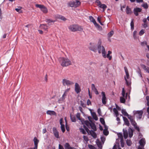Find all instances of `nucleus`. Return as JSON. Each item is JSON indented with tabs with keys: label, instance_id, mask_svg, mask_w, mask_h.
I'll list each match as a JSON object with an SVG mask.
<instances>
[{
	"label": "nucleus",
	"instance_id": "nucleus-34",
	"mask_svg": "<svg viewBox=\"0 0 149 149\" xmlns=\"http://www.w3.org/2000/svg\"><path fill=\"white\" fill-rule=\"evenodd\" d=\"M120 101L121 103H125V99L123 97H120Z\"/></svg>",
	"mask_w": 149,
	"mask_h": 149
},
{
	"label": "nucleus",
	"instance_id": "nucleus-37",
	"mask_svg": "<svg viewBox=\"0 0 149 149\" xmlns=\"http://www.w3.org/2000/svg\"><path fill=\"white\" fill-rule=\"evenodd\" d=\"M141 44L142 46H144L145 45H146L147 46V45H148L147 43V42L146 41H144L141 42Z\"/></svg>",
	"mask_w": 149,
	"mask_h": 149
},
{
	"label": "nucleus",
	"instance_id": "nucleus-6",
	"mask_svg": "<svg viewBox=\"0 0 149 149\" xmlns=\"http://www.w3.org/2000/svg\"><path fill=\"white\" fill-rule=\"evenodd\" d=\"M62 84L63 86H69L73 84L72 81L65 79H63L62 80Z\"/></svg>",
	"mask_w": 149,
	"mask_h": 149
},
{
	"label": "nucleus",
	"instance_id": "nucleus-57",
	"mask_svg": "<svg viewBox=\"0 0 149 149\" xmlns=\"http://www.w3.org/2000/svg\"><path fill=\"white\" fill-rule=\"evenodd\" d=\"M131 122L134 126H135L136 125V123L134 120L131 121Z\"/></svg>",
	"mask_w": 149,
	"mask_h": 149
},
{
	"label": "nucleus",
	"instance_id": "nucleus-22",
	"mask_svg": "<svg viewBox=\"0 0 149 149\" xmlns=\"http://www.w3.org/2000/svg\"><path fill=\"white\" fill-rule=\"evenodd\" d=\"M45 21L47 22L48 23L49 25H52V23H54L55 22V20H52L50 19H46Z\"/></svg>",
	"mask_w": 149,
	"mask_h": 149
},
{
	"label": "nucleus",
	"instance_id": "nucleus-59",
	"mask_svg": "<svg viewBox=\"0 0 149 149\" xmlns=\"http://www.w3.org/2000/svg\"><path fill=\"white\" fill-rule=\"evenodd\" d=\"M67 94H66L65 93H64L63 94V95L62 97H61L62 98V99L65 100V97L67 96Z\"/></svg>",
	"mask_w": 149,
	"mask_h": 149
},
{
	"label": "nucleus",
	"instance_id": "nucleus-18",
	"mask_svg": "<svg viewBox=\"0 0 149 149\" xmlns=\"http://www.w3.org/2000/svg\"><path fill=\"white\" fill-rule=\"evenodd\" d=\"M89 133L91 136L94 138L97 137V135L96 133L93 130H91L89 131Z\"/></svg>",
	"mask_w": 149,
	"mask_h": 149
},
{
	"label": "nucleus",
	"instance_id": "nucleus-29",
	"mask_svg": "<svg viewBox=\"0 0 149 149\" xmlns=\"http://www.w3.org/2000/svg\"><path fill=\"white\" fill-rule=\"evenodd\" d=\"M126 13L127 14H130L131 13V9L128 6L126 7Z\"/></svg>",
	"mask_w": 149,
	"mask_h": 149
},
{
	"label": "nucleus",
	"instance_id": "nucleus-39",
	"mask_svg": "<svg viewBox=\"0 0 149 149\" xmlns=\"http://www.w3.org/2000/svg\"><path fill=\"white\" fill-rule=\"evenodd\" d=\"M79 130L80 132H81L83 134H86V132L84 129L82 128H80Z\"/></svg>",
	"mask_w": 149,
	"mask_h": 149
},
{
	"label": "nucleus",
	"instance_id": "nucleus-63",
	"mask_svg": "<svg viewBox=\"0 0 149 149\" xmlns=\"http://www.w3.org/2000/svg\"><path fill=\"white\" fill-rule=\"evenodd\" d=\"M142 25L143 28H146V27L148 26V24L147 23L143 24H142Z\"/></svg>",
	"mask_w": 149,
	"mask_h": 149
},
{
	"label": "nucleus",
	"instance_id": "nucleus-17",
	"mask_svg": "<svg viewBox=\"0 0 149 149\" xmlns=\"http://www.w3.org/2000/svg\"><path fill=\"white\" fill-rule=\"evenodd\" d=\"M139 143L141 146H144L146 143L145 139L144 138L141 139L139 141Z\"/></svg>",
	"mask_w": 149,
	"mask_h": 149
},
{
	"label": "nucleus",
	"instance_id": "nucleus-53",
	"mask_svg": "<svg viewBox=\"0 0 149 149\" xmlns=\"http://www.w3.org/2000/svg\"><path fill=\"white\" fill-rule=\"evenodd\" d=\"M125 88H122V95L123 97H125Z\"/></svg>",
	"mask_w": 149,
	"mask_h": 149
},
{
	"label": "nucleus",
	"instance_id": "nucleus-9",
	"mask_svg": "<svg viewBox=\"0 0 149 149\" xmlns=\"http://www.w3.org/2000/svg\"><path fill=\"white\" fill-rule=\"evenodd\" d=\"M96 2L97 3L98 6L101 8H103V11H104L107 8V6L105 4H102L99 0L97 1Z\"/></svg>",
	"mask_w": 149,
	"mask_h": 149
},
{
	"label": "nucleus",
	"instance_id": "nucleus-35",
	"mask_svg": "<svg viewBox=\"0 0 149 149\" xmlns=\"http://www.w3.org/2000/svg\"><path fill=\"white\" fill-rule=\"evenodd\" d=\"M61 127L62 132H64L65 131L64 125L63 124H61Z\"/></svg>",
	"mask_w": 149,
	"mask_h": 149
},
{
	"label": "nucleus",
	"instance_id": "nucleus-33",
	"mask_svg": "<svg viewBox=\"0 0 149 149\" xmlns=\"http://www.w3.org/2000/svg\"><path fill=\"white\" fill-rule=\"evenodd\" d=\"M129 135L130 138L132 137L133 135V131L132 129H131L130 130H129Z\"/></svg>",
	"mask_w": 149,
	"mask_h": 149
},
{
	"label": "nucleus",
	"instance_id": "nucleus-43",
	"mask_svg": "<svg viewBox=\"0 0 149 149\" xmlns=\"http://www.w3.org/2000/svg\"><path fill=\"white\" fill-rule=\"evenodd\" d=\"M59 18L64 21H65L66 20V19L64 17L61 15L59 16Z\"/></svg>",
	"mask_w": 149,
	"mask_h": 149
},
{
	"label": "nucleus",
	"instance_id": "nucleus-4",
	"mask_svg": "<svg viewBox=\"0 0 149 149\" xmlns=\"http://www.w3.org/2000/svg\"><path fill=\"white\" fill-rule=\"evenodd\" d=\"M124 70L126 74V77H125V79L127 85L129 86L130 85L131 82L129 79V75L127 68L126 67H124Z\"/></svg>",
	"mask_w": 149,
	"mask_h": 149
},
{
	"label": "nucleus",
	"instance_id": "nucleus-24",
	"mask_svg": "<svg viewBox=\"0 0 149 149\" xmlns=\"http://www.w3.org/2000/svg\"><path fill=\"white\" fill-rule=\"evenodd\" d=\"M90 127L93 129V130L94 131H96V126L95 124L93 123H91V125Z\"/></svg>",
	"mask_w": 149,
	"mask_h": 149
},
{
	"label": "nucleus",
	"instance_id": "nucleus-41",
	"mask_svg": "<svg viewBox=\"0 0 149 149\" xmlns=\"http://www.w3.org/2000/svg\"><path fill=\"white\" fill-rule=\"evenodd\" d=\"M94 25L97 28H98L100 30H101L102 29V27L100 26L99 24H97V23H95L94 24Z\"/></svg>",
	"mask_w": 149,
	"mask_h": 149
},
{
	"label": "nucleus",
	"instance_id": "nucleus-3",
	"mask_svg": "<svg viewBox=\"0 0 149 149\" xmlns=\"http://www.w3.org/2000/svg\"><path fill=\"white\" fill-rule=\"evenodd\" d=\"M80 1L81 0H75V1H71L68 3V5L71 7H77L81 4Z\"/></svg>",
	"mask_w": 149,
	"mask_h": 149
},
{
	"label": "nucleus",
	"instance_id": "nucleus-45",
	"mask_svg": "<svg viewBox=\"0 0 149 149\" xmlns=\"http://www.w3.org/2000/svg\"><path fill=\"white\" fill-rule=\"evenodd\" d=\"M22 7L19 6L17 8H16L15 10L17 12L21 13V9Z\"/></svg>",
	"mask_w": 149,
	"mask_h": 149
},
{
	"label": "nucleus",
	"instance_id": "nucleus-44",
	"mask_svg": "<svg viewBox=\"0 0 149 149\" xmlns=\"http://www.w3.org/2000/svg\"><path fill=\"white\" fill-rule=\"evenodd\" d=\"M114 32L113 31H111L109 33H108V37H111L113 35V34Z\"/></svg>",
	"mask_w": 149,
	"mask_h": 149
},
{
	"label": "nucleus",
	"instance_id": "nucleus-25",
	"mask_svg": "<svg viewBox=\"0 0 149 149\" xmlns=\"http://www.w3.org/2000/svg\"><path fill=\"white\" fill-rule=\"evenodd\" d=\"M47 114L52 115H55L56 113L54 111L48 110L47 112Z\"/></svg>",
	"mask_w": 149,
	"mask_h": 149
},
{
	"label": "nucleus",
	"instance_id": "nucleus-20",
	"mask_svg": "<svg viewBox=\"0 0 149 149\" xmlns=\"http://www.w3.org/2000/svg\"><path fill=\"white\" fill-rule=\"evenodd\" d=\"M123 120L125 122V124L127 126H129L130 123L129 121L127 118L125 117H123Z\"/></svg>",
	"mask_w": 149,
	"mask_h": 149
},
{
	"label": "nucleus",
	"instance_id": "nucleus-61",
	"mask_svg": "<svg viewBox=\"0 0 149 149\" xmlns=\"http://www.w3.org/2000/svg\"><path fill=\"white\" fill-rule=\"evenodd\" d=\"M142 6L145 9H147L148 7V4L147 3H144L142 5Z\"/></svg>",
	"mask_w": 149,
	"mask_h": 149
},
{
	"label": "nucleus",
	"instance_id": "nucleus-21",
	"mask_svg": "<svg viewBox=\"0 0 149 149\" xmlns=\"http://www.w3.org/2000/svg\"><path fill=\"white\" fill-rule=\"evenodd\" d=\"M123 135L124 138L125 139H126L128 137V132L126 130H125V129H123Z\"/></svg>",
	"mask_w": 149,
	"mask_h": 149
},
{
	"label": "nucleus",
	"instance_id": "nucleus-26",
	"mask_svg": "<svg viewBox=\"0 0 149 149\" xmlns=\"http://www.w3.org/2000/svg\"><path fill=\"white\" fill-rule=\"evenodd\" d=\"M65 149H71L72 148L68 143H66L65 145Z\"/></svg>",
	"mask_w": 149,
	"mask_h": 149
},
{
	"label": "nucleus",
	"instance_id": "nucleus-27",
	"mask_svg": "<svg viewBox=\"0 0 149 149\" xmlns=\"http://www.w3.org/2000/svg\"><path fill=\"white\" fill-rule=\"evenodd\" d=\"M121 112L123 114L124 116H127L129 115L127 113L125 109H123L121 110Z\"/></svg>",
	"mask_w": 149,
	"mask_h": 149
},
{
	"label": "nucleus",
	"instance_id": "nucleus-16",
	"mask_svg": "<svg viewBox=\"0 0 149 149\" xmlns=\"http://www.w3.org/2000/svg\"><path fill=\"white\" fill-rule=\"evenodd\" d=\"M102 53L103 57L104 58H106V55L107 54V52L105 50V49L103 46H102Z\"/></svg>",
	"mask_w": 149,
	"mask_h": 149
},
{
	"label": "nucleus",
	"instance_id": "nucleus-14",
	"mask_svg": "<svg viewBox=\"0 0 149 149\" xmlns=\"http://www.w3.org/2000/svg\"><path fill=\"white\" fill-rule=\"evenodd\" d=\"M101 94L102 96V103L103 104H105L106 103V97L105 92H104L102 91V92Z\"/></svg>",
	"mask_w": 149,
	"mask_h": 149
},
{
	"label": "nucleus",
	"instance_id": "nucleus-47",
	"mask_svg": "<svg viewBox=\"0 0 149 149\" xmlns=\"http://www.w3.org/2000/svg\"><path fill=\"white\" fill-rule=\"evenodd\" d=\"M144 31V30H143V29H141L139 33V35L140 36H141L142 35H143L145 33V32Z\"/></svg>",
	"mask_w": 149,
	"mask_h": 149
},
{
	"label": "nucleus",
	"instance_id": "nucleus-31",
	"mask_svg": "<svg viewBox=\"0 0 149 149\" xmlns=\"http://www.w3.org/2000/svg\"><path fill=\"white\" fill-rule=\"evenodd\" d=\"M130 26L131 29L133 30L134 29V23L133 22V19H132L130 23Z\"/></svg>",
	"mask_w": 149,
	"mask_h": 149
},
{
	"label": "nucleus",
	"instance_id": "nucleus-55",
	"mask_svg": "<svg viewBox=\"0 0 149 149\" xmlns=\"http://www.w3.org/2000/svg\"><path fill=\"white\" fill-rule=\"evenodd\" d=\"M88 146L90 149H96L95 147L91 145H89Z\"/></svg>",
	"mask_w": 149,
	"mask_h": 149
},
{
	"label": "nucleus",
	"instance_id": "nucleus-15",
	"mask_svg": "<svg viewBox=\"0 0 149 149\" xmlns=\"http://www.w3.org/2000/svg\"><path fill=\"white\" fill-rule=\"evenodd\" d=\"M143 113V112L142 110L137 111H135V113L137 114L139 116V118L140 119L141 118Z\"/></svg>",
	"mask_w": 149,
	"mask_h": 149
},
{
	"label": "nucleus",
	"instance_id": "nucleus-23",
	"mask_svg": "<svg viewBox=\"0 0 149 149\" xmlns=\"http://www.w3.org/2000/svg\"><path fill=\"white\" fill-rule=\"evenodd\" d=\"M83 123L85 124L89 128H90L91 125V123L89 121L87 120L84 121Z\"/></svg>",
	"mask_w": 149,
	"mask_h": 149
},
{
	"label": "nucleus",
	"instance_id": "nucleus-50",
	"mask_svg": "<svg viewBox=\"0 0 149 149\" xmlns=\"http://www.w3.org/2000/svg\"><path fill=\"white\" fill-rule=\"evenodd\" d=\"M80 104L81 106H82L83 107H86V104L84 103V102L81 100L80 101Z\"/></svg>",
	"mask_w": 149,
	"mask_h": 149
},
{
	"label": "nucleus",
	"instance_id": "nucleus-11",
	"mask_svg": "<svg viewBox=\"0 0 149 149\" xmlns=\"http://www.w3.org/2000/svg\"><path fill=\"white\" fill-rule=\"evenodd\" d=\"M75 91L77 93H79L81 91V88L77 83H75Z\"/></svg>",
	"mask_w": 149,
	"mask_h": 149
},
{
	"label": "nucleus",
	"instance_id": "nucleus-64",
	"mask_svg": "<svg viewBox=\"0 0 149 149\" xmlns=\"http://www.w3.org/2000/svg\"><path fill=\"white\" fill-rule=\"evenodd\" d=\"M64 100L62 99V98H60L58 100V102L59 103H61L64 102Z\"/></svg>",
	"mask_w": 149,
	"mask_h": 149
},
{
	"label": "nucleus",
	"instance_id": "nucleus-49",
	"mask_svg": "<svg viewBox=\"0 0 149 149\" xmlns=\"http://www.w3.org/2000/svg\"><path fill=\"white\" fill-rule=\"evenodd\" d=\"M103 134L104 135L107 136L109 134V132L107 130H103Z\"/></svg>",
	"mask_w": 149,
	"mask_h": 149
},
{
	"label": "nucleus",
	"instance_id": "nucleus-58",
	"mask_svg": "<svg viewBox=\"0 0 149 149\" xmlns=\"http://www.w3.org/2000/svg\"><path fill=\"white\" fill-rule=\"evenodd\" d=\"M91 88L92 90L94 91L95 90L97 89L95 87V85L94 84H92L91 85Z\"/></svg>",
	"mask_w": 149,
	"mask_h": 149
},
{
	"label": "nucleus",
	"instance_id": "nucleus-36",
	"mask_svg": "<svg viewBox=\"0 0 149 149\" xmlns=\"http://www.w3.org/2000/svg\"><path fill=\"white\" fill-rule=\"evenodd\" d=\"M126 143L127 145L128 146H130L132 144V141H131L130 140L127 139L126 140Z\"/></svg>",
	"mask_w": 149,
	"mask_h": 149
},
{
	"label": "nucleus",
	"instance_id": "nucleus-54",
	"mask_svg": "<svg viewBox=\"0 0 149 149\" xmlns=\"http://www.w3.org/2000/svg\"><path fill=\"white\" fill-rule=\"evenodd\" d=\"M106 57L108 58L109 60H111L112 58V56H110L109 54H107V55H106Z\"/></svg>",
	"mask_w": 149,
	"mask_h": 149
},
{
	"label": "nucleus",
	"instance_id": "nucleus-30",
	"mask_svg": "<svg viewBox=\"0 0 149 149\" xmlns=\"http://www.w3.org/2000/svg\"><path fill=\"white\" fill-rule=\"evenodd\" d=\"M113 111L116 117H117V116H118L119 114L118 112L116 109V108H114L113 109Z\"/></svg>",
	"mask_w": 149,
	"mask_h": 149
},
{
	"label": "nucleus",
	"instance_id": "nucleus-56",
	"mask_svg": "<svg viewBox=\"0 0 149 149\" xmlns=\"http://www.w3.org/2000/svg\"><path fill=\"white\" fill-rule=\"evenodd\" d=\"M71 119V120L73 122H75L76 120L74 116H70Z\"/></svg>",
	"mask_w": 149,
	"mask_h": 149
},
{
	"label": "nucleus",
	"instance_id": "nucleus-5",
	"mask_svg": "<svg viewBox=\"0 0 149 149\" xmlns=\"http://www.w3.org/2000/svg\"><path fill=\"white\" fill-rule=\"evenodd\" d=\"M35 6L37 8H39L40 10L45 14L47 13L48 12L47 8L44 5L41 4H36Z\"/></svg>",
	"mask_w": 149,
	"mask_h": 149
},
{
	"label": "nucleus",
	"instance_id": "nucleus-48",
	"mask_svg": "<svg viewBox=\"0 0 149 149\" xmlns=\"http://www.w3.org/2000/svg\"><path fill=\"white\" fill-rule=\"evenodd\" d=\"M100 121L102 125H105V122L104 119L103 118H100Z\"/></svg>",
	"mask_w": 149,
	"mask_h": 149
},
{
	"label": "nucleus",
	"instance_id": "nucleus-46",
	"mask_svg": "<svg viewBox=\"0 0 149 149\" xmlns=\"http://www.w3.org/2000/svg\"><path fill=\"white\" fill-rule=\"evenodd\" d=\"M137 31H134L133 34V37L134 39H136L137 38L136 36Z\"/></svg>",
	"mask_w": 149,
	"mask_h": 149
},
{
	"label": "nucleus",
	"instance_id": "nucleus-2",
	"mask_svg": "<svg viewBox=\"0 0 149 149\" xmlns=\"http://www.w3.org/2000/svg\"><path fill=\"white\" fill-rule=\"evenodd\" d=\"M69 29L72 32L77 31H82L83 29L81 26H79L77 24H72L68 27Z\"/></svg>",
	"mask_w": 149,
	"mask_h": 149
},
{
	"label": "nucleus",
	"instance_id": "nucleus-1",
	"mask_svg": "<svg viewBox=\"0 0 149 149\" xmlns=\"http://www.w3.org/2000/svg\"><path fill=\"white\" fill-rule=\"evenodd\" d=\"M59 62L61 65L63 67H67L72 64L71 61L68 58H59Z\"/></svg>",
	"mask_w": 149,
	"mask_h": 149
},
{
	"label": "nucleus",
	"instance_id": "nucleus-28",
	"mask_svg": "<svg viewBox=\"0 0 149 149\" xmlns=\"http://www.w3.org/2000/svg\"><path fill=\"white\" fill-rule=\"evenodd\" d=\"M89 19L90 21L94 24L96 23L95 20L92 16H89Z\"/></svg>",
	"mask_w": 149,
	"mask_h": 149
},
{
	"label": "nucleus",
	"instance_id": "nucleus-19",
	"mask_svg": "<svg viewBox=\"0 0 149 149\" xmlns=\"http://www.w3.org/2000/svg\"><path fill=\"white\" fill-rule=\"evenodd\" d=\"M40 27L42 29H43L44 30L47 31L48 26L46 24H41Z\"/></svg>",
	"mask_w": 149,
	"mask_h": 149
},
{
	"label": "nucleus",
	"instance_id": "nucleus-8",
	"mask_svg": "<svg viewBox=\"0 0 149 149\" xmlns=\"http://www.w3.org/2000/svg\"><path fill=\"white\" fill-rule=\"evenodd\" d=\"M33 141L34 143V147L32 148H30L28 149H37L38 143L39 142V140L36 137H34L33 139Z\"/></svg>",
	"mask_w": 149,
	"mask_h": 149
},
{
	"label": "nucleus",
	"instance_id": "nucleus-62",
	"mask_svg": "<svg viewBox=\"0 0 149 149\" xmlns=\"http://www.w3.org/2000/svg\"><path fill=\"white\" fill-rule=\"evenodd\" d=\"M87 104L88 105V106H89V105H92V104H91V101H90V100H89V99H88L87 100Z\"/></svg>",
	"mask_w": 149,
	"mask_h": 149
},
{
	"label": "nucleus",
	"instance_id": "nucleus-40",
	"mask_svg": "<svg viewBox=\"0 0 149 149\" xmlns=\"http://www.w3.org/2000/svg\"><path fill=\"white\" fill-rule=\"evenodd\" d=\"M128 118L130 120V122L134 120V117L130 115H128L127 116Z\"/></svg>",
	"mask_w": 149,
	"mask_h": 149
},
{
	"label": "nucleus",
	"instance_id": "nucleus-52",
	"mask_svg": "<svg viewBox=\"0 0 149 149\" xmlns=\"http://www.w3.org/2000/svg\"><path fill=\"white\" fill-rule=\"evenodd\" d=\"M101 16H99L97 17V21L98 22H99V23L101 25H103V24L101 22Z\"/></svg>",
	"mask_w": 149,
	"mask_h": 149
},
{
	"label": "nucleus",
	"instance_id": "nucleus-10",
	"mask_svg": "<svg viewBox=\"0 0 149 149\" xmlns=\"http://www.w3.org/2000/svg\"><path fill=\"white\" fill-rule=\"evenodd\" d=\"M54 134L55 136L57 139H59L60 138L59 132L57 131L56 128L54 127L52 128Z\"/></svg>",
	"mask_w": 149,
	"mask_h": 149
},
{
	"label": "nucleus",
	"instance_id": "nucleus-7",
	"mask_svg": "<svg viewBox=\"0 0 149 149\" xmlns=\"http://www.w3.org/2000/svg\"><path fill=\"white\" fill-rule=\"evenodd\" d=\"M90 45L89 47V49L94 52H96L97 49L96 44L94 43H90Z\"/></svg>",
	"mask_w": 149,
	"mask_h": 149
},
{
	"label": "nucleus",
	"instance_id": "nucleus-13",
	"mask_svg": "<svg viewBox=\"0 0 149 149\" xmlns=\"http://www.w3.org/2000/svg\"><path fill=\"white\" fill-rule=\"evenodd\" d=\"M102 42L100 40H99L98 41L97 43V50L99 53L100 54L101 53V48H102V46H101Z\"/></svg>",
	"mask_w": 149,
	"mask_h": 149
},
{
	"label": "nucleus",
	"instance_id": "nucleus-38",
	"mask_svg": "<svg viewBox=\"0 0 149 149\" xmlns=\"http://www.w3.org/2000/svg\"><path fill=\"white\" fill-rule=\"evenodd\" d=\"M141 66L142 68L145 71H146L147 68H148V67L146 66L145 65L143 64L141 65Z\"/></svg>",
	"mask_w": 149,
	"mask_h": 149
},
{
	"label": "nucleus",
	"instance_id": "nucleus-51",
	"mask_svg": "<svg viewBox=\"0 0 149 149\" xmlns=\"http://www.w3.org/2000/svg\"><path fill=\"white\" fill-rule=\"evenodd\" d=\"M146 99L147 101V105L149 106V96H146Z\"/></svg>",
	"mask_w": 149,
	"mask_h": 149
},
{
	"label": "nucleus",
	"instance_id": "nucleus-60",
	"mask_svg": "<svg viewBox=\"0 0 149 149\" xmlns=\"http://www.w3.org/2000/svg\"><path fill=\"white\" fill-rule=\"evenodd\" d=\"M83 138L84 140L86 142L88 141L89 140L88 137L84 135L83 136Z\"/></svg>",
	"mask_w": 149,
	"mask_h": 149
},
{
	"label": "nucleus",
	"instance_id": "nucleus-32",
	"mask_svg": "<svg viewBox=\"0 0 149 149\" xmlns=\"http://www.w3.org/2000/svg\"><path fill=\"white\" fill-rule=\"evenodd\" d=\"M92 115L93 118L96 120H97L98 119V118L95 114L94 112L92 114Z\"/></svg>",
	"mask_w": 149,
	"mask_h": 149
},
{
	"label": "nucleus",
	"instance_id": "nucleus-42",
	"mask_svg": "<svg viewBox=\"0 0 149 149\" xmlns=\"http://www.w3.org/2000/svg\"><path fill=\"white\" fill-rule=\"evenodd\" d=\"M97 145L98 147L101 149L102 148V146L101 143L100 142H98L97 143Z\"/></svg>",
	"mask_w": 149,
	"mask_h": 149
},
{
	"label": "nucleus",
	"instance_id": "nucleus-12",
	"mask_svg": "<svg viewBox=\"0 0 149 149\" xmlns=\"http://www.w3.org/2000/svg\"><path fill=\"white\" fill-rule=\"evenodd\" d=\"M141 8L136 7L134 9V13L136 16H137L139 15L138 13L141 12Z\"/></svg>",
	"mask_w": 149,
	"mask_h": 149
}]
</instances>
